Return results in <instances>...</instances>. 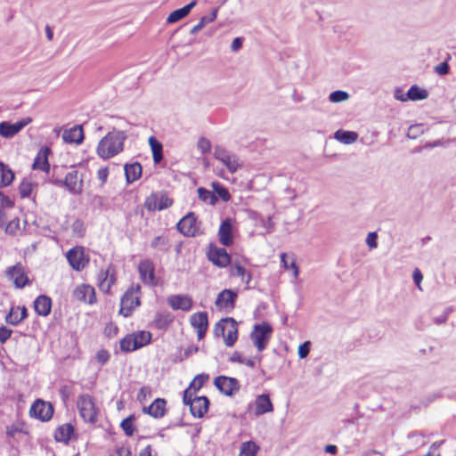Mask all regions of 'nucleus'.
<instances>
[{"mask_svg": "<svg viewBox=\"0 0 456 456\" xmlns=\"http://www.w3.org/2000/svg\"><path fill=\"white\" fill-rule=\"evenodd\" d=\"M246 271L247 270L240 265L239 262L232 263L230 270L232 276L240 277L242 281H244Z\"/></svg>", "mask_w": 456, "mask_h": 456, "instance_id": "nucleus-50", "label": "nucleus"}, {"mask_svg": "<svg viewBox=\"0 0 456 456\" xmlns=\"http://www.w3.org/2000/svg\"><path fill=\"white\" fill-rule=\"evenodd\" d=\"M12 332V330H9L4 326H1L0 327V342L1 343L6 342L10 338Z\"/></svg>", "mask_w": 456, "mask_h": 456, "instance_id": "nucleus-63", "label": "nucleus"}, {"mask_svg": "<svg viewBox=\"0 0 456 456\" xmlns=\"http://www.w3.org/2000/svg\"><path fill=\"white\" fill-rule=\"evenodd\" d=\"M192 395L193 394L191 393V389H189V387L183 391V402L185 405H189L191 407V403H194V397H192Z\"/></svg>", "mask_w": 456, "mask_h": 456, "instance_id": "nucleus-61", "label": "nucleus"}, {"mask_svg": "<svg viewBox=\"0 0 456 456\" xmlns=\"http://www.w3.org/2000/svg\"><path fill=\"white\" fill-rule=\"evenodd\" d=\"M230 327L228 329L227 334L224 336V344L231 347L232 346L238 339V327L237 322L235 323H229Z\"/></svg>", "mask_w": 456, "mask_h": 456, "instance_id": "nucleus-40", "label": "nucleus"}, {"mask_svg": "<svg viewBox=\"0 0 456 456\" xmlns=\"http://www.w3.org/2000/svg\"><path fill=\"white\" fill-rule=\"evenodd\" d=\"M377 239H378L377 232H369L367 239H366V244L370 248H376L378 247Z\"/></svg>", "mask_w": 456, "mask_h": 456, "instance_id": "nucleus-60", "label": "nucleus"}, {"mask_svg": "<svg viewBox=\"0 0 456 456\" xmlns=\"http://www.w3.org/2000/svg\"><path fill=\"white\" fill-rule=\"evenodd\" d=\"M15 135L12 129V123L3 121L0 123V136L4 138H12Z\"/></svg>", "mask_w": 456, "mask_h": 456, "instance_id": "nucleus-46", "label": "nucleus"}, {"mask_svg": "<svg viewBox=\"0 0 456 456\" xmlns=\"http://www.w3.org/2000/svg\"><path fill=\"white\" fill-rule=\"evenodd\" d=\"M167 401L163 398H157L151 403V413L155 419H160L166 414Z\"/></svg>", "mask_w": 456, "mask_h": 456, "instance_id": "nucleus-34", "label": "nucleus"}, {"mask_svg": "<svg viewBox=\"0 0 456 456\" xmlns=\"http://www.w3.org/2000/svg\"><path fill=\"white\" fill-rule=\"evenodd\" d=\"M74 431V427L70 423L61 425L54 431V439L57 442L68 444Z\"/></svg>", "mask_w": 456, "mask_h": 456, "instance_id": "nucleus-25", "label": "nucleus"}, {"mask_svg": "<svg viewBox=\"0 0 456 456\" xmlns=\"http://www.w3.org/2000/svg\"><path fill=\"white\" fill-rule=\"evenodd\" d=\"M348 98H349L348 93L346 91H342V90L334 91L329 96V100L331 102H336V103L346 101Z\"/></svg>", "mask_w": 456, "mask_h": 456, "instance_id": "nucleus-48", "label": "nucleus"}, {"mask_svg": "<svg viewBox=\"0 0 456 456\" xmlns=\"http://www.w3.org/2000/svg\"><path fill=\"white\" fill-rule=\"evenodd\" d=\"M5 275L9 280L13 281L14 286L17 289H22L31 283L26 274L24 266L20 263L8 267L5 271Z\"/></svg>", "mask_w": 456, "mask_h": 456, "instance_id": "nucleus-10", "label": "nucleus"}, {"mask_svg": "<svg viewBox=\"0 0 456 456\" xmlns=\"http://www.w3.org/2000/svg\"><path fill=\"white\" fill-rule=\"evenodd\" d=\"M126 137V132L113 129L99 142L97 154L104 159L114 157L123 151Z\"/></svg>", "mask_w": 456, "mask_h": 456, "instance_id": "nucleus-1", "label": "nucleus"}, {"mask_svg": "<svg viewBox=\"0 0 456 456\" xmlns=\"http://www.w3.org/2000/svg\"><path fill=\"white\" fill-rule=\"evenodd\" d=\"M428 97V93L426 89H422L416 85L410 87L407 92V98L411 101H421Z\"/></svg>", "mask_w": 456, "mask_h": 456, "instance_id": "nucleus-35", "label": "nucleus"}, {"mask_svg": "<svg viewBox=\"0 0 456 456\" xmlns=\"http://www.w3.org/2000/svg\"><path fill=\"white\" fill-rule=\"evenodd\" d=\"M149 144L152 151L153 161L159 164L163 159V146L154 136L149 138Z\"/></svg>", "mask_w": 456, "mask_h": 456, "instance_id": "nucleus-31", "label": "nucleus"}, {"mask_svg": "<svg viewBox=\"0 0 456 456\" xmlns=\"http://www.w3.org/2000/svg\"><path fill=\"white\" fill-rule=\"evenodd\" d=\"M218 12V7L213 8L212 12L209 15L202 16L197 25L192 27L190 33L191 35L197 34L200 30H201L208 23L214 21L216 19Z\"/></svg>", "mask_w": 456, "mask_h": 456, "instance_id": "nucleus-32", "label": "nucleus"}, {"mask_svg": "<svg viewBox=\"0 0 456 456\" xmlns=\"http://www.w3.org/2000/svg\"><path fill=\"white\" fill-rule=\"evenodd\" d=\"M235 323V320L232 317H225L218 321L214 327V336L216 338L225 336L226 324Z\"/></svg>", "mask_w": 456, "mask_h": 456, "instance_id": "nucleus-37", "label": "nucleus"}, {"mask_svg": "<svg viewBox=\"0 0 456 456\" xmlns=\"http://www.w3.org/2000/svg\"><path fill=\"white\" fill-rule=\"evenodd\" d=\"M198 196L200 200L203 202L208 203L210 205H216L217 202V197L215 195L214 191L207 190L206 188L200 187L197 190Z\"/></svg>", "mask_w": 456, "mask_h": 456, "instance_id": "nucleus-39", "label": "nucleus"}, {"mask_svg": "<svg viewBox=\"0 0 456 456\" xmlns=\"http://www.w3.org/2000/svg\"><path fill=\"white\" fill-rule=\"evenodd\" d=\"M197 4V0H193L183 7L173 11L167 17V23H175L189 15L191 9Z\"/></svg>", "mask_w": 456, "mask_h": 456, "instance_id": "nucleus-24", "label": "nucleus"}, {"mask_svg": "<svg viewBox=\"0 0 456 456\" xmlns=\"http://www.w3.org/2000/svg\"><path fill=\"white\" fill-rule=\"evenodd\" d=\"M208 259L216 266L224 268L231 264V256L224 248H218L215 244H209L207 252Z\"/></svg>", "mask_w": 456, "mask_h": 456, "instance_id": "nucleus-8", "label": "nucleus"}, {"mask_svg": "<svg viewBox=\"0 0 456 456\" xmlns=\"http://www.w3.org/2000/svg\"><path fill=\"white\" fill-rule=\"evenodd\" d=\"M151 247L160 251L167 252L169 250L170 248L169 240L167 237L157 236L151 242Z\"/></svg>", "mask_w": 456, "mask_h": 456, "instance_id": "nucleus-43", "label": "nucleus"}, {"mask_svg": "<svg viewBox=\"0 0 456 456\" xmlns=\"http://www.w3.org/2000/svg\"><path fill=\"white\" fill-rule=\"evenodd\" d=\"M59 392L62 401L66 403L70 398V395L72 394V388L68 385H63L61 387Z\"/></svg>", "mask_w": 456, "mask_h": 456, "instance_id": "nucleus-57", "label": "nucleus"}, {"mask_svg": "<svg viewBox=\"0 0 456 456\" xmlns=\"http://www.w3.org/2000/svg\"><path fill=\"white\" fill-rule=\"evenodd\" d=\"M141 286L139 284L129 287L120 300L119 314L124 317H129L133 311L141 305L140 297Z\"/></svg>", "mask_w": 456, "mask_h": 456, "instance_id": "nucleus-2", "label": "nucleus"}, {"mask_svg": "<svg viewBox=\"0 0 456 456\" xmlns=\"http://www.w3.org/2000/svg\"><path fill=\"white\" fill-rule=\"evenodd\" d=\"M31 118H25L12 124V129L15 135L20 133L27 125L31 123Z\"/></svg>", "mask_w": 456, "mask_h": 456, "instance_id": "nucleus-56", "label": "nucleus"}, {"mask_svg": "<svg viewBox=\"0 0 456 456\" xmlns=\"http://www.w3.org/2000/svg\"><path fill=\"white\" fill-rule=\"evenodd\" d=\"M174 310L189 311L192 307V299L188 295H173L167 299Z\"/></svg>", "mask_w": 456, "mask_h": 456, "instance_id": "nucleus-19", "label": "nucleus"}, {"mask_svg": "<svg viewBox=\"0 0 456 456\" xmlns=\"http://www.w3.org/2000/svg\"><path fill=\"white\" fill-rule=\"evenodd\" d=\"M209 405L210 401L207 396H196L194 397V403L190 407V412L193 417L202 418L208 411Z\"/></svg>", "mask_w": 456, "mask_h": 456, "instance_id": "nucleus-18", "label": "nucleus"}, {"mask_svg": "<svg viewBox=\"0 0 456 456\" xmlns=\"http://www.w3.org/2000/svg\"><path fill=\"white\" fill-rule=\"evenodd\" d=\"M209 376L205 373L198 374L192 379L189 385V389L193 390V394L198 392L203 386V384L208 379Z\"/></svg>", "mask_w": 456, "mask_h": 456, "instance_id": "nucleus-45", "label": "nucleus"}, {"mask_svg": "<svg viewBox=\"0 0 456 456\" xmlns=\"http://www.w3.org/2000/svg\"><path fill=\"white\" fill-rule=\"evenodd\" d=\"M19 310H20V306H18L16 308H14V307L11 308L9 314L5 317V322L8 324L16 326L21 322V320H20Z\"/></svg>", "mask_w": 456, "mask_h": 456, "instance_id": "nucleus-47", "label": "nucleus"}, {"mask_svg": "<svg viewBox=\"0 0 456 456\" xmlns=\"http://www.w3.org/2000/svg\"><path fill=\"white\" fill-rule=\"evenodd\" d=\"M260 447L254 441H247L241 444L239 456H256Z\"/></svg>", "mask_w": 456, "mask_h": 456, "instance_id": "nucleus-36", "label": "nucleus"}, {"mask_svg": "<svg viewBox=\"0 0 456 456\" xmlns=\"http://www.w3.org/2000/svg\"><path fill=\"white\" fill-rule=\"evenodd\" d=\"M110 354L105 349H101L96 353L95 359L101 364H106L110 360Z\"/></svg>", "mask_w": 456, "mask_h": 456, "instance_id": "nucleus-54", "label": "nucleus"}, {"mask_svg": "<svg viewBox=\"0 0 456 456\" xmlns=\"http://www.w3.org/2000/svg\"><path fill=\"white\" fill-rule=\"evenodd\" d=\"M34 309L40 316L49 315L52 309V299L46 295L38 296L34 301Z\"/></svg>", "mask_w": 456, "mask_h": 456, "instance_id": "nucleus-22", "label": "nucleus"}, {"mask_svg": "<svg viewBox=\"0 0 456 456\" xmlns=\"http://www.w3.org/2000/svg\"><path fill=\"white\" fill-rule=\"evenodd\" d=\"M20 425H12L6 427V434L8 436L14 438L18 433H22Z\"/></svg>", "mask_w": 456, "mask_h": 456, "instance_id": "nucleus-59", "label": "nucleus"}, {"mask_svg": "<svg viewBox=\"0 0 456 456\" xmlns=\"http://www.w3.org/2000/svg\"><path fill=\"white\" fill-rule=\"evenodd\" d=\"M124 169L127 183H132L138 180L142 175V167L139 162L126 164Z\"/></svg>", "mask_w": 456, "mask_h": 456, "instance_id": "nucleus-26", "label": "nucleus"}, {"mask_svg": "<svg viewBox=\"0 0 456 456\" xmlns=\"http://www.w3.org/2000/svg\"><path fill=\"white\" fill-rule=\"evenodd\" d=\"M50 153L51 149L49 147L44 146L40 148L32 164V168L34 170H41L45 173H49L50 164L48 161V156Z\"/></svg>", "mask_w": 456, "mask_h": 456, "instance_id": "nucleus-16", "label": "nucleus"}, {"mask_svg": "<svg viewBox=\"0 0 456 456\" xmlns=\"http://www.w3.org/2000/svg\"><path fill=\"white\" fill-rule=\"evenodd\" d=\"M135 419V415L131 414L125 418L120 423V428L127 436H132L135 431V428L134 426Z\"/></svg>", "mask_w": 456, "mask_h": 456, "instance_id": "nucleus-42", "label": "nucleus"}, {"mask_svg": "<svg viewBox=\"0 0 456 456\" xmlns=\"http://www.w3.org/2000/svg\"><path fill=\"white\" fill-rule=\"evenodd\" d=\"M423 133L424 129L421 124L411 125L408 128L407 137L410 139H417Z\"/></svg>", "mask_w": 456, "mask_h": 456, "instance_id": "nucleus-49", "label": "nucleus"}, {"mask_svg": "<svg viewBox=\"0 0 456 456\" xmlns=\"http://www.w3.org/2000/svg\"><path fill=\"white\" fill-rule=\"evenodd\" d=\"M273 333V327L268 322L257 323L250 334V338L259 352L265 349Z\"/></svg>", "mask_w": 456, "mask_h": 456, "instance_id": "nucleus-3", "label": "nucleus"}, {"mask_svg": "<svg viewBox=\"0 0 456 456\" xmlns=\"http://www.w3.org/2000/svg\"><path fill=\"white\" fill-rule=\"evenodd\" d=\"M32 191V183L29 182L23 181L19 186V193L20 198H28L30 196Z\"/></svg>", "mask_w": 456, "mask_h": 456, "instance_id": "nucleus-51", "label": "nucleus"}, {"mask_svg": "<svg viewBox=\"0 0 456 456\" xmlns=\"http://www.w3.org/2000/svg\"><path fill=\"white\" fill-rule=\"evenodd\" d=\"M74 299L92 305L96 302V295L94 287L88 284H81L76 287L72 292Z\"/></svg>", "mask_w": 456, "mask_h": 456, "instance_id": "nucleus-15", "label": "nucleus"}, {"mask_svg": "<svg viewBox=\"0 0 456 456\" xmlns=\"http://www.w3.org/2000/svg\"><path fill=\"white\" fill-rule=\"evenodd\" d=\"M310 347H311V342L310 341H305L302 343L298 347V357L300 359H305L308 356L310 353Z\"/></svg>", "mask_w": 456, "mask_h": 456, "instance_id": "nucleus-55", "label": "nucleus"}, {"mask_svg": "<svg viewBox=\"0 0 456 456\" xmlns=\"http://www.w3.org/2000/svg\"><path fill=\"white\" fill-rule=\"evenodd\" d=\"M238 293L231 289H223L216 297L215 305L219 310L230 312L234 309Z\"/></svg>", "mask_w": 456, "mask_h": 456, "instance_id": "nucleus-11", "label": "nucleus"}, {"mask_svg": "<svg viewBox=\"0 0 456 456\" xmlns=\"http://www.w3.org/2000/svg\"><path fill=\"white\" fill-rule=\"evenodd\" d=\"M53 411L54 409L51 403L37 399L30 407L29 414L41 421H48L52 419Z\"/></svg>", "mask_w": 456, "mask_h": 456, "instance_id": "nucleus-7", "label": "nucleus"}, {"mask_svg": "<svg viewBox=\"0 0 456 456\" xmlns=\"http://www.w3.org/2000/svg\"><path fill=\"white\" fill-rule=\"evenodd\" d=\"M197 147L203 154H206L211 150V142L208 139L200 137L198 141Z\"/></svg>", "mask_w": 456, "mask_h": 456, "instance_id": "nucleus-52", "label": "nucleus"}, {"mask_svg": "<svg viewBox=\"0 0 456 456\" xmlns=\"http://www.w3.org/2000/svg\"><path fill=\"white\" fill-rule=\"evenodd\" d=\"M109 175V169L107 167H101L97 172V177L101 181V184L103 185L108 178Z\"/></svg>", "mask_w": 456, "mask_h": 456, "instance_id": "nucleus-64", "label": "nucleus"}, {"mask_svg": "<svg viewBox=\"0 0 456 456\" xmlns=\"http://www.w3.org/2000/svg\"><path fill=\"white\" fill-rule=\"evenodd\" d=\"M256 415H262L273 411V403L268 395H260L256 398L255 401Z\"/></svg>", "mask_w": 456, "mask_h": 456, "instance_id": "nucleus-23", "label": "nucleus"}, {"mask_svg": "<svg viewBox=\"0 0 456 456\" xmlns=\"http://www.w3.org/2000/svg\"><path fill=\"white\" fill-rule=\"evenodd\" d=\"M214 157L221 161L231 173H235L241 164L235 154L229 152L224 147L216 145L214 151Z\"/></svg>", "mask_w": 456, "mask_h": 456, "instance_id": "nucleus-6", "label": "nucleus"}, {"mask_svg": "<svg viewBox=\"0 0 456 456\" xmlns=\"http://www.w3.org/2000/svg\"><path fill=\"white\" fill-rule=\"evenodd\" d=\"M98 280L100 281V289L105 291H109L110 287L114 284L116 277L114 273H110V268L105 272L102 271L99 274Z\"/></svg>", "mask_w": 456, "mask_h": 456, "instance_id": "nucleus-29", "label": "nucleus"}, {"mask_svg": "<svg viewBox=\"0 0 456 456\" xmlns=\"http://www.w3.org/2000/svg\"><path fill=\"white\" fill-rule=\"evenodd\" d=\"M214 385L220 393L227 396H232L240 388V382L237 379L223 375L215 378Z\"/></svg>", "mask_w": 456, "mask_h": 456, "instance_id": "nucleus-9", "label": "nucleus"}, {"mask_svg": "<svg viewBox=\"0 0 456 456\" xmlns=\"http://www.w3.org/2000/svg\"><path fill=\"white\" fill-rule=\"evenodd\" d=\"M120 349L126 353L139 349L138 347H135V339L132 334H128L121 339Z\"/></svg>", "mask_w": 456, "mask_h": 456, "instance_id": "nucleus-44", "label": "nucleus"}, {"mask_svg": "<svg viewBox=\"0 0 456 456\" xmlns=\"http://www.w3.org/2000/svg\"><path fill=\"white\" fill-rule=\"evenodd\" d=\"M335 139L345 144H351L356 142L358 134L354 131H346L339 129L334 134Z\"/></svg>", "mask_w": 456, "mask_h": 456, "instance_id": "nucleus-30", "label": "nucleus"}, {"mask_svg": "<svg viewBox=\"0 0 456 456\" xmlns=\"http://www.w3.org/2000/svg\"><path fill=\"white\" fill-rule=\"evenodd\" d=\"M62 139L68 143L80 144L84 140V131L82 126H74L66 129L62 134Z\"/></svg>", "mask_w": 456, "mask_h": 456, "instance_id": "nucleus-21", "label": "nucleus"}, {"mask_svg": "<svg viewBox=\"0 0 456 456\" xmlns=\"http://www.w3.org/2000/svg\"><path fill=\"white\" fill-rule=\"evenodd\" d=\"M138 272L142 281L145 285L156 286L155 266L151 260L144 259L139 263Z\"/></svg>", "mask_w": 456, "mask_h": 456, "instance_id": "nucleus-12", "label": "nucleus"}, {"mask_svg": "<svg viewBox=\"0 0 456 456\" xmlns=\"http://www.w3.org/2000/svg\"><path fill=\"white\" fill-rule=\"evenodd\" d=\"M450 70V66L449 64L447 63V61H443L441 62L440 64H438L436 68H435V71L438 74V75H446L448 74Z\"/></svg>", "mask_w": 456, "mask_h": 456, "instance_id": "nucleus-62", "label": "nucleus"}, {"mask_svg": "<svg viewBox=\"0 0 456 456\" xmlns=\"http://www.w3.org/2000/svg\"><path fill=\"white\" fill-rule=\"evenodd\" d=\"M219 241L224 246H230L233 242L232 224L231 219L227 218L221 223L218 231Z\"/></svg>", "mask_w": 456, "mask_h": 456, "instance_id": "nucleus-20", "label": "nucleus"}, {"mask_svg": "<svg viewBox=\"0 0 456 456\" xmlns=\"http://www.w3.org/2000/svg\"><path fill=\"white\" fill-rule=\"evenodd\" d=\"M132 336L135 339V347H138V348H141V347L150 344L151 341V333L149 331L142 330V331L134 332V333H132Z\"/></svg>", "mask_w": 456, "mask_h": 456, "instance_id": "nucleus-38", "label": "nucleus"}, {"mask_svg": "<svg viewBox=\"0 0 456 456\" xmlns=\"http://www.w3.org/2000/svg\"><path fill=\"white\" fill-rule=\"evenodd\" d=\"M212 188L215 195H217L223 201L227 202L231 200L229 191L219 182H213Z\"/></svg>", "mask_w": 456, "mask_h": 456, "instance_id": "nucleus-41", "label": "nucleus"}, {"mask_svg": "<svg viewBox=\"0 0 456 456\" xmlns=\"http://www.w3.org/2000/svg\"><path fill=\"white\" fill-rule=\"evenodd\" d=\"M77 409L86 422L95 423L97 421V411L91 395L86 394L80 395L77 400Z\"/></svg>", "mask_w": 456, "mask_h": 456, "instance_id": "nucleus-4", "label": "nucleus"}, {"mask_svg": "<svg viewBox=\"0 0 456 456\" xmlns=\"http://www.w3.org/2000/svg\"><path fill=\"white\" fill-rule=\"evenodd\" d=\"M14 179L13 172L3 162H0V187L10 185Z\"/></svg>", "mask_w": 456, "mask_h": 456, "instance_id": "nucleus-33", "label": "nucleus"}, {"mask_svg": "<svg viewBox=\"0 0 456 456\" xmlns=\"http://www.w3.org/2000/svg\"><path fill=\"white\" fill-rule=\"evenodd\" d=\"M67 259L70 266L76 271L83 270L88 264L82 248H72L67 252Z\"/></svg>", "mask_w": 456, "mask_h": 456, "instance_id": "nucleus-14", "label": "nucleus"}, {"mask_svg": "<svg viewBox=\"0 0 456 456\" xmlns=\"http://www.w3.org/2000/svg\"><path fill=\"white\" fill-rule=\"evenodd\" d=\"M151 394V389L150 387L148 386H144L142 387H141L138 395H137V400L140 402V403H143L148 396H150Z\"/></svg>", "mask_w": 456, "mask_h": 456, "instance_id": "nucleus-58", "label": "nucleus"}, {"mask_svg": "<svg viewBox=\"0 0 456 456\" xmlns=\"http://www.w3.org/2000/svg\"><path fill=\"white\" fill-rule=\"evenodd\" d=\"M71 228L72 232L80 237H82L85 233V224L84 222L80 219L75 220L71 225Z\"/></svg>", "mask_w": 456, "mask_h": 456, "instance_id": "nucleus-53", "label": "nucleus"}, {"mask_svg": "<svg viewBox=\"0 0 456 456\" xmlns=\"http://www.w3.org/2000/svg\"><path fill=\"white\" fill-rule=\"evenodd\" d=\"M78 172L73 170L64 177V187L72 194H80L83 191V179L78 181Z\"/></svg>", "mask_w": 456, "mask_h": 456, "instance_id": "nucleus-17", "label": "nucleus"}, {"mask_svg": "<svg viewBox=\"0 0 456 456\" xmlns=\"http://www.w3.org/2000/svg\"><path fill=\"white\" fill-rule=\"evenodd\" d=\"M174 200L166 192H151L144 201V208L149 212L164 210L170 208Z\"/></svg>", "mask_w": 456, "mask_h": 456, "instance_id": "nucleus-5", "label": "nucleus"}, {"mask_svg": "<svg viewBox=\"0 0 456 456\" xmlns=\"http://www.w3.org/2000/svg\"><path fill=\"white\" fill-rule=\"evenodd\" d=\"M191 325L196 329H208V317L207 312H199L193 314L190 317Z\"/></svg>", "mask_w": 456, "mask_h": 456, "instance_id": "nucleus-27", "label": "nucleus"}, {"mask_svg": "<svg viewBox=\"0 0 456 456\" xmlns=\"http://www.w3.org/2000/svg\"><path fill=\"white\" fill-rule=\"evenodd\" d=\"M176 228L184 236H195L198 230L196 215L193 212L188 213L177 223Z\"/></svg>", "mask_w": 456, "mask_h": 456, "instance_id": "nucleus-13", "label": "nucleus"}, {"mask_svg": "<svg viewBox=\"0 0 456 456\" xmlns=\"http://www.w3.org/2000/svg\"><path fill=\"white\" fill-rule=\"evenodd\" d=\"M174 316L170 313H159L154 319V326L159 330H167L173 322Z\"/></svg>", "mask_w": 456, "mask_h": 456, "instance_id": "nucleus-28", "label": "nucleus"}]
</instances>
